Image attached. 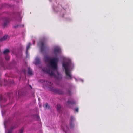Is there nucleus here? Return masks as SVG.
<instances>
[{"label": "nucleus", "instance_id": "f257e3e1", "mask_svg": "<svg viewBox=\"0 0 133 133\" xmlns=\"http://www.w3.org/2000/svg\"><path fill=\"white\" fill-rule=\"evenodd\" d=\"M58 57H55L51 59L49 56H46L45 57V61L50 63V65H48L47 68H45L42 69L43 71L44 72H47L50 76H52L54 75L52 70H55L57 71L58 75L59 74L57 71V62L58 60Z\"/></svg>", "mask_w": 133, "mask_h": 133}, {"label": "nucleus", "instance_id": "f03ea898", "mask_svg": "<svg viewBox=\"0 0 133 133\" xmlns=\"http://www.w3.org/2000/svg\"><path fill=\"white\" fill-rule=\"evenodd\" d=\"M69 65L68 63L63 62V63L62 66L65 69V75L66 76L69 77V78H67V79H71L72 78V77L70 71L69 69Z\"/></svg>", "mask_w": 133, "mask_h": 133}, {"label": "nucleus", "instance_id": "7ed1b4c3", "mask_svg": "<svg viewBox=\"0 0 133 133\" xmlns=\"http://www.w3.org/2000/svg\"><path fill=\"white\" fill-rule=\"evenodd\" d=\"M40 51L41 52H43L46 49L48 50L49 47L46 43V41L45 39L40 41Z\"/></svg>", "mask_w": 133, "mask_h": 133}, {"label": "nucleus", "instance_id": "20e7f679", "mask_svg": "<svg viewBox=\"0 0 133 133\" xmlns=\"http://www.w3.org/2000/svg\"><path fill=\"white\" fill-rule=\"evenodd\" d=\"M49 90L53 92L58 93L59 94H63L64 93L61 90L57 89H54L53 87L50 88Z\"/></svg>", "mask_w": 133, "mask_h": 133}, {"label": "nucleus", "instance_id": "39448f33", "mask_svg": "<svg viewBox=\"0 0 133 133\" xmlns=\"http://www.w3.org/2000/svg\"><path fill=\"white\" fill-rule=\"evenodd\" d=\"M61 51L60 49L58 47H55L54 49V53L56 55L57 53H59Z\"/></svg>", "mask_w": 133, "mask_h": 133}, {"label": "nucleus", "instance_id": "423d86ee", "mask_svg": "<svg viewBox=\"0 0 133 133\" xmlns=\"http://www.w3.org/2000/svg\"><path fill=\"white\" fill-rule=\"evenodd\" d=\"M70 127L71 128H73L74 126V124L73 123V122H74V117L73 116H71L70 119Z\"/></svg>", "mask_w": 133, "mask_h": 133}, {"label": "nucleus", "instance_id": "0eeeda50", "mask_svg": "<svg viewBox=\"0 0 133 133\" xmlns=\"http://www.w3.org/2000/svg\"><path fill=\"white\" fill-rule=\"evenodd\" d=\"M67 103L69 105H72L75 104V102L74 99H71V100H68L67 101Z\"/></svg>", "mask_w": 133, "mask_h": 133}, {"label": "nucleus", "instance_id": "6e6552de", "mask_svg": "<svg viewBox=\"0 0 133 133\" xmlns=\"http://www.w3.org/2000/svg\"><path fill=\"white\" fill-rule=\"evenodd\" d=\"M40 59L39 58L37 57L35 59V64L36 65H38L40 64Z\"/></svg>", "mask_w": 133, "mask_h": 133}, {"label": "nucleus", "instance_id": "1a4fd4ad", "mask_svg": "<svg viewBox=\"0 0 133 133\" xmlns=\"http://www.w3.org/2000/svg\"><path fill=\"white\" fill-rule=\"evenodd\" d=\"M8 37V35H5L2 38L0 39V41H2L6 40Z\"/></svg>", "mask_w": 133, "mask_h": 133}, {"label": "nucleus", "instance_id": "9d476101", "mask_svg": "<svg viewBox=\"0 0 133 133\" xmlns=\"http://www.w3.org/2000/svg\"><path fill=\"white\" fill-rule=\"evenodd\" d=\"M31 45V44L30 43H29L27 45L26 50V53L27 55L28 52V50L30 48V46Z\"/></svg>", "mask_w": 133, "mask_h": 133}, {"label": "nucleus", "instance_id": "9b49d317", "mask_svg": "<svg viewBox=\"0 0 133 133\" xmlns=\"http://www.w3.org/2000/svg\"><path fill=\"white\" fill-rule=\"evenodd\" d=\"M28 74L31 75L33 74V73L32 71V70L30 68L28 67Z\"/></svg>", "mask_w": 133, "mask_h": 133}, {"label": "nucleus", "instance_id": "f8f14e48", "mask_svg": "<svg viewBox=\"0 0 133 133\" xmlns=\"http://www.w3.org/2000/svg\"><path fill=\"white\" fill-rule=\"evenodd\" d=\"M46 81V82L48 84L49 86H51L52 85V83H51V82H48L47 81H46L45 80H41V82H45Z\"/></svg>", "mask_w": 133, "mask_h": 133}, {"label": "nucleus", "instance_id": "ddd939ff", "mask_svg": "<svg viewBox=\"0 0 133 133\" xmlns=\"http://www.w3.org/2000/svg\"><path fill=\"white\" fill-rule=\"evenodd\" d=\"M9 52V50L8 49H6L3 51V53L5 55L7 54Z\"/></svg>", "mask_w": 133, "mask_h": 133}, {"label": "nucleus", "instance_id": "4468645a", "mask_svg": "<svg viewBox=\"0 0 133 133\" xmlns=\"http://www.w3.org/2000/svg\"><path fill=\"white\" fill-rule=\"evenodd\" d=\"M23 92L19 90L18 91V97H20V96L22 95H23Z\"/></svg>", "mask_w": 133, "mask_h": 133}, {"label": "nucleus", "instance_id": "2eb2a0df", "mask_svg": "<svg viewBox=\"0 0 133 133\" xmlns=\"http://www.w3.org/2000/svg\"><path fill=\"white\" fill-rule=\"evenodd\" d=\"M8 22V20L6 19L5 22H4L3 23V26L4 27H6L7 26V24Z\"/></svg>", "mask_w": 133, "mask_h": 133}, {"label": "nucleus", "instance_id": "dca6fc26", "mask_svg": "<svg viewBox=\"0 0 133 133\" xmlns=\"http://www.w3.org/2000/svg\"><path fill=\"white\" fill-rule=\"evenodd\" d=\"M44 107L45 108L48 109H49V105H48V103H45V104L44 105Z\"/></svg>", "mask_w": 133, "mask_h": 133}, {"label": "nucleus", "instance_id": "f3484780", "mask_svg": "<svg viewBox=\"0 0 133 133\" xmlns=\"http://www.w3.org/2000/svg\"><path fill=\"white\" fill-rule=\"evenodd\" d=\"M5 59L6 60H9L10 59L9 56L6 55L5 56Z\"/></svg>", "mask_w": 133, "mask_h": 133}, {"label": "nucleus", "instance_id": "a211bd4d", "mask_svg": "<svg viewBox=\"0 0 133 133\" xmlns=\"http://www.w3.org/2000/svg\"><path fill=\"white\" fill-rule=\"evenodd\" d=\"M19 26H20V27L22 26V27H23L24 26V25H17L16 26H14V27L15 28H18Z\"/></svg>", "mask_w": 133, "mask_h": 133}, {"label": "nucleus", "instance_id": "6ab92c4d", "mask_svg": "<svg viewBox=\"0 0 133 133\" xmlns=\"http://www.w3.org/2000/svg\"><path fill=\"white\" fill-rule=\"evenodd\" d=\"M61 108V105L60 104H57V109L58 110H60Z\"/></svg>", "mask_w": 133, "mask_h": 133}, {"label": "nucleus", "instance_id": "aec40b11", "mask_svg": "<svg viewBox=\"0 0 133 133\" xmlns=\"http://www.w3.org/2000/svg\"><path fill=\"white\" fill-rule=\"evenodd\" d=\"M23 130L24 128H22L21 129L19 133H23Z\"/></svg>", "mask_w": 133, "mask_h": 133}, {"label": "nucleus", "instance_id": "412c9836", "mask_svg": "<svg viewBox=\"0 0 133 133\" xmlns=\"http://www.w3.org/2000/svg\"><path fill=\"white\" fill-rule=\"evenodd\" d=\"M78 110H79L78 108H77L75 109L74 111H75V112H78Z\"/></svg>", "mask_w": 133, "mask_h": 133}, {"label": "nucleus", "instance_id": "4be33fe9", "mask_svg": "<svg viewBox=\"0 0 133 133\" xmlns=\"http://www.w3.org/2000/svg\"><path fill=\"white\" fill-rule=\"evenodd\" d=\"M68 94H69V95H70L71 94V91L70 90H68Z\"/></svg>", "mask_w": 133, "mask_h": 133}, {"label": "nucleus", "instance_id": "5701e85b", "mask_svg": "<svg viewBox=\"0 0 133 133\" xmlns=\"http://www.w3.org/2000/svg\"><path fill=\"white\" fill-rule=\"evenodd\" d=\"M36 117L37 118V119L39 120V119H40L39 116L37 115L36 116Z\"/></svg>", "mask_w": 133, "mask_h": 133}, {"label": "nucleus", "instance_id": "b1692460", "mask_svg": "<svg viewBox=\"0 0 133 133\" xmlns=\"http://www.w3.org/2000/svg\"><path fill=\"white\" fill-rule=\"evenodd\" d=\"M23 72L25 74L26 73V70L25 69L23 70Z\"/></svg>", "mask_w": 133, "mask_h": 133}, {"label": "nucleus", "instance_id": "393cba45", "mask_svg": "<svg viewBox=\"0 0 133 133\" xmlns=\"http://www.w3.org/2000/svg\"><path fill=\"white\" fill-rule=\"evenodd\" d=\"M12 131L11 130L9 131L8 133H11Z\"/></svg>", "mask_w": 133, "mask_h": 133}, {"label": "nucleus", "instance_id": "a878e982", "mask_svg": "<svg viewBox=\"0 0 133 133\" xmlns=\"http://www.w3.org/2000/svg\"><path fill=\"white\" fill-rule=\"evenodd\" d=\"M33 44L34 45L35 44V41L34 40H33Z\"/></svg>", "mask_w": 133, "mask_h": 133}, {"label": "nucleus", "instance_id": "bb28decb", "mask_svg": "<svg viewBox=\"0 0 133 133\" xmlns=\"http://www.w3.org/2000/svg\"><path fill=\"white\" fill-rule=\"evenodd\" d=\"M29 86L31 88V89H32V87H31V85H30Z\"/></svg>", "mask_w": 133, "mask_h": 133}, {"label": "nucleus", "instance_id": "cd10ccee", "mask_svg": "<svg viewBox=\"0 0 133 133\" xmlns=\"http://www.w3.org/2000/svg\"><path fill=\"white\" fill-rule=\"evenodd\" d=\"M14 128V127H12V130Z\"/></svg>", "mask_w": 133, "mask_h": 133}, {"label": "nucleus", "instance_id": "c85d7f7f", "mask_svg": "<svg viewBox=\"0 0 133 133\" xmlns=\"http://www.w3.org/2000/svg\"><path fill=\"white\" fill-rule=\"evenodd\" d=\"M65 133H66V131H65Z\"/></svg>", "mask_w": 133, "mask_h": 133}]
</instances>
